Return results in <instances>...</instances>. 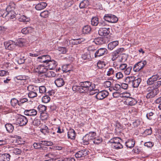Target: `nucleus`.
Segmentation results:
<instances>
[{"label": "nucleus", "mask_w": 161, "mask_h": 161, "mask_svg": "<svg viewBox=\"0 0 161 161\" xmlns=\"http://www.w3.org/2000/svg\"><path fill=\"white\" fill-rule=\"evenodd\" d=\"M79 85L73 86L72 87L73 90L81 93H86L91 91L95 88V85L89 81L81 82Z\"/></svg>", "instance_id": "obj_1"}, {"label": "nucleus", "mask_w": 161, "mask_h": 161, "mask_svg": "<svg viewBox=\"0 0 161 161\" xmlns=\"http://www.w3.org/2000/svg\"><path fill=\"white\" fill-rule=\"evenodd\" d=\"M142 81L140 78H136L134 76H128L125 80V81L129 85V86L133 88H137Z\"/></svg>", "instance_id": "obj_2"}, {"label": "nucleus", "mask_w": 161, "mask_h": 161, "mask_svg": "<svg viewBox=\"0 0 161 161\" xmlns=\"http://www.w3.org/2000/svg\"><path fill=\"white\" fill-rule=\"evenodd\" d=\"M27 89L29 92L28 93L29 97L33 98L37 96V93L38 91V86L33 85H30L27 86Z\"/></svg>", "instance_id": "obj_3"}, {"label": "nucleus", "mask_w": 161, "mask_h": 161, "mask_svg": "<svg viewBox=\"0 0 161 161\" xmlns=\"http://www.w3.org/2000/svg\"><path fill=\"white\" fill-rule=\"evenodd\" d=\"M96 133L94 131H91L86 134L82 138L83 143L87 145L89 144L90 142L94 140L95 138Z\"/></svg>", "instance_id": "obj_4"}, {"label": "nucleus", "mask_w": 161, "mask_h": 161, "mask_svg": "<svg viewBox=\"0 0 161 161\" xmlns=\"http://www.w3.org/2000/svg\"><path fill=\"white\" fill-rule=\"evenodd\" d=\"M157 90L154 89L152 87H148L145 91L146 94V98L147 99L155 97L159 93Z\"/></svg>", "instance_id": "obj_5"}, {"label": "nucleus", "mask_w": 161, "mask_h": 161, "mask_svg": "<svg viewBox=\"0 0 161 161\" xmlns=\"http://www.w3.org/2000/svg\"><path fill=\"white\" fill-rule=\"evenodd\" d=\"M147 62L146 60L141 61L136 64L134 66L133 70L135 72H138L141 70L147 64Z\"/></svg>", "instance_id": "obj_6"}, {"label": "nucleus", "mask_w": 161, "mask_h": 161, "mask_svg": "<svg viewBox=\"0 0 161 161\" xmlns=\"http://www.w3.org/2000/svg\"><path fill=\"white\" fill-rule=\"evenodd\" d=\"M161 79V71L158 72L156 75H153L151 77L148 78L147 81V83L148 85H151L153 84L155 81Z\"/></svg>", "instance_id": "obj_7"}, {"label": "nucleus", "mask_w": 161, "mask_h": 161, "mask_svg": "<svg viewBox=\"0 0 161 161\" xmlns=\"http://www.w3.org/2000/svg\"><path fill=\"white\" fill-rule=\"evenodd\" d=\"M16 122L17 124L19 125V126H24L27 123L28 119L26 117L20 115L17 118Z\"/></svg>", "instance_id": "obj_8"}, {"label": "nucleus", "mask_w": 161, "mask_h": 161, "mask_svg": "<svg viewBox=\"0 0 161 161\" xmlns=\"http://www.w3.org/2000/svg\"><path fill=\"white\" fill-rule=\"evenodd\" d=\"M89 151L88 150L84 149L78 151L75 154V156L77 158H85L89 154Z\"/></svg>", "instance_id": "obj_9"}, {"label": "nucleus", "mask_w": 161, "mask_h": 161, "mask_svg": "<svg viewBox=\"0 0 161 161\" xmlns=\"http://www.w3.org/2000/svg\"><path fill=\"white\" fill-rule=\"evenodd\" d=\"M10 5L14 4L13 3H12L8 6L6 8V14L5 16H7L10 18V19H12L15 17V15H14V13L13 10V8H12Z\"/></svg>", "instance_id": "obj_10"}, {"label": "nucleus", "mask_w": 161, "mask_h": 161, "mask_svg": "<svg viewBox=\"0 0 161 161\" xmlns=\"http://www.w3.org/2000/svg\"><path fill=\"white\" fill-rule=\"evenodd\" d=\"M108 53L107 50L105 48H101L97 50L94 53V57L95 58L99 57Z\"/></svg>", "instance_id": "obj_11"}, {"label": "nucleus", "mask_w": 161, "mask_h": 161, "mask_svg": "<svg viewBox=\"0 0 161 161\" xmlns=\"http://www.w3.org/2000/svg\"><path fill=\"white\" fill-rule=\"evenodd\" d=\"M37 61L44 64L43 66H45L46 64H47L49 60H50L51 58L49 55H46L39 57L37 58Z\"/></svg>", "instance_id": "obj_12"}, {"label": "nucleus", "mask_w": 161, "mask_h": 161, "mask_svg": "<svg viewBox=\"0 0 161 161\" xmlns=\"http://www.w3.org/2000/svg\"><path fill=\"white\" fill-rule=\"evenodd\" d=\"M107 38L105 37H98L95 38L93 42L97 45H101L105 44L107 42Z\"/></svg>", "instance_id": "obj_13"}, {"label": "nucleus", "mask_w": 161, "mask_h": 161, "mask_svg": "<svg viewBox=\"0 0 161 161\" xmlns=\"http://www.w3.org/2000/svg\"><path fill=\"white\" fill-rule=\"evenodd\" d=\"M109 93L107 91H103L98 92L96 95V98L99 100H102L106 97Z\"/></svg>", "instance_id": "obj_14"}, {"label": "nucleus", "mask_w": 161, "mask_h": 161, "mask_svg": "<svg viewBox=\"0 0 161 161\" xmlns=\"http://www.w3.org/2000/svg\"><path fill=\"white\" fill-rule=\"evenodd\" d=\"M57 62L54 60H49L47 64H46L45 66L49 69L53 70L55 69L57 66Z\"/></svg>", "instance_id": "obj_15"}, {"label": "nucleus", "mask_w": 161, "mask_h": 161, "mask_svg": "<svg viewBox=\"0 0 161 161\" xmlns=\"http://www.w3.org/2000/svg\"><path fill=\"white\" fill-rule=\"evenodd\" d=\"M98 34L101 36H106L110 33L109 28H100L98 31Z\"/></svg>", "instance_id": "obj_16"}, {"label": "nucleus", "mask_w": 161, "mask_h": 161, "mask_svg": "<svg viewBox=\"0 0 161 161\" xmlns=\"http://www.w3.org/2000/svg\"><path fill=\"white\" fill-rule=\"evenodd\" d=\"M125 102L126 104L129 106H133L135 105L137 102L136 100L134 98L129 97L126 99Z\"/></svg>", "instance_id": "obj_17"}, {"label": "nucleus", "mask_w": 161, "mask_h": 161, "mask_svg": "<svg viewBox=\"0 0 161 161\" xmlns=\"http://www.w3.org/2000/svg\"><path fill=\"white\" fill-rule=\"evenodd\" d=\"M24 114L27 116H34L36 115L37 112L35 109L25 110L24 112Z\"/></svg>", "instance_id": "obj_18"}, {"label": "nucleus", "mask_w": 161, "mask_h": 161, "mask_svg": "<svg viewBox=\"0 0 161 161\" xmlns=\"http://www.w3.org/2000/svg\"><path fill=\"white\" fill-rule=\"evenodd\" d=\"M55 83L58 87H60L63 86L65 84L64 79L62 78H58L56 79L55 81Z\"/></svg>", "instance_id": "obj_19"}, {"label": "nucleus", "mask_w": 161, "mask_h": 161, "mask_svg": "<svg viewBox=\"0 0 161 161\" xmlns=\"http://www.w3.org/2000/svg\"><path fill=\"white\" fill-rule=\"evenodd\" d=\"M47 4L45 2H41L35 6L36 9L37 10H41L45 8L47 6Z\"/></svg>", "instance_id": "obj_20"}, {"label": "nucleus", "mask_w": 161, "mask_h": 161, "mask_svg": "<svg viewBox=\"0 0 161 161\" xmlns=\"http://www.w3.org/2000/svg\"><path fill=\"white\" fill-rule=\"evenodd\" d=\"M119 44V42L118 41H115L110 42L108 45V48L110 50H112Z\"/></svg>", "instance_id": "obj_21"}, {"label": "nucleus", "mask_w": 161, "mask_h": 161, "mask_svg": "<svg viewBox=\"0 0 161 161\" xmlns=\"http://www.w3.org/2000/svg\"><path fill=\"white\" fill-rule=\"evenodd\" d=\"M10 155L8 153L3 154L0 156L1 161H9L10 159Z\"/></svg>", "instance_id": "obj_22"}, {"label": "nucleus", "mask_w": 161, "mask_h": 161, "mask_svg": "<svg viewBox=\"0 0 161 161\" xmlns=\"http://www.w3.org/2000/svg\"><path fill=\"white\" fill-rule=\"evenodd\" d=\"M89 5V3L87 0L82 1L80 4L79 7L80 9L86 8Z\"/></svg>", "instance_id": "obj_23"}, {"label": "nucleus", "mask_w": 161, "mask_h": 161, "mask_svg": "<svg viewBox=\"0 0 161 161\" xmlns=\"http://www.w3.org/2000/svg\"><path fill=\"white\" fill-rule=\"evenodd\" d=\"M11 153L16 155L20 154L21 152V150L17 147H9Z\"/></svg>", "instance_id": "obj_24"}, {"label": "nucleus", "mask_w": 161, "mask_h": 161, "mask_svg": "<svg viewBox=\"0 0 161 161\" xmlns=\"http://www.w3.org/2000/svg\"><path fill=\"white\" fill-rule=\"evenodd\" d=\"M91 29L90 26L89 25H85L82 28V33L83 34H89L91 31Z\"/></svg>", "instance_id": "obj_25"}, {"label": "nucleus", "mask_w": 161, "mask_h": 161, "mask_svg": "<svg viewBox=\"0 0 161 161\" xmlns=\"http://www.w3.org/2000/svg\"><path fill=\"white\" fill-rule=\"evenodd\" d=\"M47 68H45L43 67H42L40 68L38 71V73L39 76H42L44 75H46V73L47 72H48Z\"/></svg>", "instance_id": "obj_26"}, {"label": "nucleus", "mask_w": 161, "mask_h": 161, "mask_svg": "<svg viewBox=\"0 0 161 161\" xmlns=\"http://www.w3.org/2000/svg\"><path fill=\"white\" fill-rule=\"evenodd\" d=\"M75 131L73 129H70L68 132V136L69 138L72 139L75 138Z\"/></svg>", "instance_id": "obj_27"}, {"label": "nucleus", "mask_w": 161, "mask_h": 161, "mask_svg": "<svg viewBox=\"0 0 161 161\" xmlns=\"http://www.w3.org/2000/svg\"><path fill=\"white\" fill-rule=\"evenodd\" d=\"M5 126L6 129L7 131L9 133H12L14 130V126L11 124H7Z\"/></svg>", "instance_id": "obj_28"}, {"label": "nucleus", "mask_w": 161, "mask_h": 161, "mask_svg": "<svg viewBox=\"0 0 161 161\" xmlns=\"http://www.w3.org/2000/svg\"><path fill=\"white\" fill-rule=\"evenodd\" d=\"M135 144V142L132 140H129L125 142V145L127 148H131L133 147Z\"/></svg>", "instance_id": "obj_29"}, {"label": "nucleus", "mask_w": 161, "mask_h": 161, "mask_svg": "<svg viewBox=\"0 0 161 161\" xmlns=\"http://www.w3.org/2000/svg\"><path fill=\"white\" fill-rule=\"evenodd\" d=\"M98 19L96 17H93L91 19V24L92 25L94 26L98 25Z\"/></svg>", "instance_id": "obj_30"}, {"label": "nucleus", "mask_w": 161, "mask_h": 161, "mask_svg": "<svg viewBox=\"0 0 161 161\" xmlns=\"http://www.w3.org/2000/svg\"><path fill=\"white\" fill-rule=\"evenodd\" d=\"M161 85V81H158L157 82H155L152 86H151L154 89H156L157 90L158 92H159V89L158 88H159Z\"/></svg>", "instance_id": "obj_31"}, {"label": "nucleus", "mask_w": 161, "mask_h": 161, "mask_svg": "<svg viewBox=\"0 0 161 161\" xmlns=\"http://www.w3.org/2000/svg\"><path fill=\"white\" fill-rule=\"evenodd\" d=\"M121 141V139L119 137H114L111 139L109 142L114 144L120 142Z\"/></svg>", "instance_id": "obj_32"}, {"label": "nucleus", "mask_w": 161, "mask_h": 161, "mask_svg": "<svg viewBox=\"0 0 161 161\" xmlns=\"http://www.w3.org/2000/svg\"><path fill=\"white\" fill-rule=\"evenodd\" d=\"M41 131L45 135H47V133H50V130H49L48 127L45 125L42 126L41 129Z\"/></svg>", "instance_id": "obj_33"}, {"label": "nucleus", "mask_w": 161, "mask_h": 161, "mask_svg": "<svg viewBox=\"0 0 161 161\" xmlns=\"http://www.w3.org/2000/svg\"><path fill=\"white\" fill-rule=\"evenodd\" d=\"M41 146H52L53 144L52 142L50 141H40Z\"/></svg>", "instance_id": "obj_34"}, {"label": "nucleus", "mask_w": 161, "mask_h": 161, "mask_svg": "<svg viewBox=\"0 0 161 161\" xmlns=\"http://www.w3.org/2000/svg\"><path fill=\"white\" fill-rule=\"evenodd\" d=\"M25 43V40L22 38L18 39L16 42H15L16 46H18L20 47L23 45L24 43Z\"/></svg>", "instance_id": "obj_35"}, {"label": "nucleus", "mask_w": 161, "mask_h": 161, "mask_svg": "<svg viewBox=\"0 0 161 161\" xmlns=\"http://www.w3.org/2000/svg\"><path fill=\"white\" fill-rule=\"evenodd\" d=\"M146 117L147 119L149 120H153L154 119L155 114L152 112H151L147 113Z\"/></svg>", "instance_id": "obj_36"}, {"label": "nucleus", "mask_w": 161, "mask_h": 161, "mask_svg": "<svg viewBox=\"0 0 161 161\" xmlns=\"http://www.w3.org/2000/svg\"><path fill=\"white\" fill-rule=\"evenodd\" d=\"M58 50L60 52V53L65 54L67 51V49L65 47H58Z\"/></svg>", "instance_id": "obj_37"}, {"label": "nucleus", "mask_w": 161, "mask_h": 161, "mask_svg": "<svg viewBox=\"0 0 161 161\" xmlns=\"http://www.w3.org/2000/svg\"><path fill=\"white\" fill-rule=\"evenodd\" d=\"M41 124V121L39 119L35 118L32 122V124L34 126H39Z\"/></svg>", "instance_id": "obj_38"}, {"label": "nucleus", "mask_w": 161, "mask_h": 161, "mask_svg": "<svg viewBox=\"0 0 161 161\" xmlns=\"http://www.w3.org/2000/svg\"><path fill=\"white\" fill-rule=\"evenodd\" d=\"M50 97L47 95L43 96L42 98V102L44 103H48L50 101Z\"/></svg>", "instance_id": "obj_39"}, {"label": "nucleus", "mask_w": 161, "mask_h": 161, "mask_svg": "<svg viewBox=\"0 0 161 161\" xmlns=\"http://www.w3.org/2000/svg\"><path fill=\"white\" fill-rule=\"evenodd\" d=\"M82 58L84 60H90L91 59L90 53H85L82 55Z\"/></svg>", "instance_id": "obj_40"}, {"label": "nucleus", "mask_w": 161, "mask_h": 161, "mask_svg": "<svg viewBox=\"0 0 161 161\" xmlns=\"http://www.w3.org/2000/svg\"><path fill=\"white\" fill-rule=\"evenodd\" d=\"M112 146L114 148L117 149H121L123 147V146L120 143V142L117 143L112 144Z\"/></svg>", "instance_id": "obj_41"}, {"label": "nucleus", "mask_w": 161, "mask_h": 161, "mask_svg": "<svg viewBox=\"0 0 161 161\" xmlns=\"http://www.w3.org/2000/svg\"><path fill=\"white\" fill-rule=\"evenodd\" d=\"M49 13L47 10H45L40 13V15L44 18H47L49 16Z\"/></svg>", "instance_id": "obj_42"}, {"label": "nucleus", "mask_w": 161, "mask_h": 161, "mask_svg": "<svg viewBox=\"0 0 161 161\" xmlns=\"http://www.w3.org/2000/svg\"><path fill=\"white\" fill-rule=\"evenodd\" d=\"M141 123V120L140 119H136L133 122V125L135 127H137Z\"/></svg>", "instance_id": "obj_43"}, {"label": "nucleus", "mask_w": 161, "mask_h": 161, "mask_svg": "<svg viewBox=\"0 0 161 161\" xmlns=\"http://www.w3.org/2000/svg\"><path fill=\"white\" fill-rule=\"evenodd\" d=\"M70 65L69 64L64 65L62 67V70L64 72H67L70 71V69L69 68Z\"/></svg>", "instance_id": "obj_44"}, {"label": "nucleus", "mask_w": 161, "mask_h": 161, "mask_svg": "<svg viewBox=\"0 0 161 161\" xmlns=\"http://www.w3.org/2000/svg\"><path fill=\"white\" fill-rule=\"evenodd\" d=\"M19 101L15 98L11 99V103L12 106L14 107H15L17 104L19 105Z\"/></svg>", "instance_id": "obj_45"}, {"label": "nucleus", "mask_w": 161, "mask_h": 161, "mask_svg": "<svg viewBox=\"0 0 161 161\" xmlns=\"http://www.w3.org/2000/svg\"><path fill=\"white\" fill-rule=\"evenodd\" d=\"M118 20V18L114 15H111L109 23H116Z\"/></svg>", "instance_id": "obj_46"}, {"label": "nucleus", "mask_w": 161, "mask_h": 161, "mask_svg": "<svg viewBox=\"0 0 161 161\" xmlns=\"http://www.w3.org/2000/svg\"><path fill=\"white\" fill-rule=\"evenodd\" d=\"M102 141V139L101 137H98L96 138L93 140V142L96 144H99L101 143Z\"/></svg>", "instance_id": "obj_47"}, {"label": "nucleus", "mask_w": 161, "mask_h": 161, "mask_svg": "<svg viewBox=\"0 0 161 161\" xmlns=\"http://www.w3.org/2000/svg\"><path fill=\"white\" fill-rule=\"evenodd\" d=\"M19 19V21L24 22H28L29 20V19L24 15L21 16Z\"/></svg>", "instance_id": "obj_48"}, {"label": "nucleus", "mask_w": 161, "mask_h": 161, "mask_svg": "<svg viewBox=\"0 0 161 161\" xmlns=\"http://www.w3.org/2000/svg\"><path fill=\"white\" fill-rule=\"evenodd\" d=\"M112 14H105L103 17V19L105 21L109 23Z\"/></svg>", "instance_id": "obj_49"}, {"label": "nucleus", "mask_w": 161, "mask_h": 161, "mask_svg": "<svg viewBox=\"0 0 161 161\" xmlns=\"http://www.w3.org/2000/svg\"><path fill=\"white\" fill-rule=\"evenodd\" d=\"M132 69V66H129L127 67L125 70H124L125 74L126 75H129L130 73V71Z\"/></svg>", "instance_id": "obj_50"}, {"label": "nucleus", "mask_w": 161, "mask_h": 161, "mask_svg": "<svg viewBox=\"0 0 161 161\" xmlns=\"http://www.w3.org/2000/svg\"><path fill=\"white\" fill-rule=\"evenodd\" d=\"M38 90L40 93H44L46 92V88L44 86H41L38 87Z\"/></svg>", "instance_id": "obj_51"}, {"label": "nucleus", "mask_w": 161, "mask_h": 161, "mask_svg": "<svg viewBox=\"0 0 161 161\" xmlns=\"http://www.w3.org/2000/svg\"><path fill=\"white\" fill-rule=\"evenodd\" d=\"M40 141L39 142H34L33 144V146L36 149H39L41 148V145Z\"/></svg>", "instance_id": "obj_52"}, {"label": "nucleus", "mask_w": 161, "mask_h": 161, "mask_svg": "<svg viewBox=\"0 0 161 161\" xmlns=\"http://www.w3.org/2000/svg\"><path fill=\"white\" fill-rule=\"evenodd\" d=\"M38 108L40 112H43L46 110L47 108L44 105H40L38 106Z\"/></svg>", "instance_id": "obj_53"}, {"label": "nucleus", "mask_w": 161, "mask_h": 161, "mask_svg": "<svg viewBox=\"0 0 161 161\" xmlns=\"http://www.w3.org/2000/svg\"><path fill=\"white\" fill-rule=\"evenodd\" d=\"M127 65L125 63H122L120 64L119 66L120 70L124 71L127 67Z\"/></svg>", "instance_id": "obj_54"}, {"label": "nucleus", "mask_w": 161, "mask_h": 161, "mask_svg": "<svg viewBox=\"0 0 161 161\" xmlns=\"http://www.w3.org/2000/svg\"><path fill=\"white\" fill-rule=\"evenodd\" d=\"M144 146L149 148H151L154 145V143L151 142H146L144 143Z\"/></svg>", "instance_id": "obj_55"}, {"label": "nucleus", "mask_w": 161, "mask_h": 161, "mask_svg": "<svg viewBox=\"0 0 161 161\" xmlns=\"http://www.w3.org/2000/svg\"><path fill=\"white\" fill-rule=\"evenodd\" d=\"M114 71L113 68H109L107 72V75L108 76H111L114 74Z\"/></svg>", "instance_id": "obj_56"}, {"label": "nucleus", "mask_w": 161, "mask_h": 161, "mask_svg": "<svg viewBox=\"0 0 161 161\" xmlns=\"http://www.w3.org/2000/svg\"><path fill=\"white\" fill-rule=\"evenodd\" d=\"M115 76L118 79H119L123 77V75L121 72H119L116 74Z\"/></svg>", "instance_id": "obj_57"}, {"label": "nucleus", "mask_w": 161, "mask_h": 161, "mask_svg": "<svg viewBox=\"0 0 161 161\" xmlns=\"http://www.w3.org/2000/svg\"><path fill=\"white\" fill-rule=\"evenodd\" d=\"M30 27H25L21 30V32L23 34H26L29 33Z\"/></svg>", "instance_id": "obj_58"}, {"label": "nucleus", "mask_w": 161, "mask_h": 161, "mask_svg": "<svg viewBox=\"0 0 161 161\" xmlns=\"http://www.w3.org/2000/svg\"><path fill=\"white\" fill-rule=\"evenodd\" d=\"M112 59L113 61L115 60L119 56V55L116 53L114 51L112 53Z\"/></svg>", "instance_id": "obj_59"}, {"label": "nucleus", "mask_w": 161, "mask_h": 161, "mask_svg": "<svg viewBox=\"0 0 161 161\" xmlns=\"http://www.w3.org/2000/svg\"><path fill=\"white\" fill-rule=\"evenodd\" d=\"M11 42L12 40H10L8 42H4V45L6 49L8 50Z\"/></svg>", "instance_id": "obj_60"}, {"label": "nucleus", "mask_w": 161, "mask_h": 161, "mask_svg": "<svg viewBox=\"0 0 161 161\" xmlns=\"http://www.w3.org/2000/svg\"><path fill=\"white\" fill-rule=\"evenodd\" d=\"M47 73L48 75H47V77H55L56 75L55 73L53 71H48L47 72Z\"/></svg>", "instance_id": "obj_61"}, {"label": "nucleus", "mask_w": 161, "mask_h": 161, "mask_svg": "<svg viewBox=\"0 0 161 161\" xmlns=\"http://www.w3.org/2000/svg\"><path fill=\"white\" fill-rule=\"evenodd\" d=\"M28 101V99L25 98H24L20 99V100L19 101V105L20 106L21 105Z\"/></svg>", "instance_id": "obj_62"}, {"label": "nucleus", "mask_w": 161, "mask_h": 161, "mask_svg": "<svg viewBox=\"0 0 161 161\" xmlns=\"http://www.w3.org/2000/svg\"><path fill=\"white\" fill-rule=\"evenodd\" d=\"M16 46L15 42H13V41H12V42H11L8 50H13L15 48Z\"/></svg>", "instance_id": "obj_63"}, {"label": "nucleus", "mask_w": 161, "mask_h": 161, "mask_svg": "<svg viewBox=\"0 0 161 161\" xmlns=\"http://www.w3.org/2000/svg\"><path fill=\"white\" fill-rule=\"evenodd\" d=\"M24 57H22L19 58L17 60V62L19 64H21L24 63L25 61Z\"/></svg>", "instance_id": "obj_64"}]
</instances>
